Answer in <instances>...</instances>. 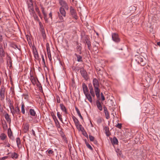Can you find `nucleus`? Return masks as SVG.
Wrapping results in <instances>:
<instances>
[{
	"instance_id": "obj_4",
	"label": "nucleus",
	"mask_w": 160,
	"mask_h": 160,
	"mask_svg": "<svg viewBox=\"0 0 160 160\" xmlns=\"http://www.w3.org/2000/svg\"><path fill=\"white\" fill-rule=\"evenodd\" d=\"M136 61L142 66H144L146 64L145 59L140 56L137 57L136 58Z\"/></svg>"
},
{
	"instance_id": "obj_49",
	"label": "nucleus",
	"mask_w": 160,
	"mask_h": 160,
	"mask_svg": "<svg viewBox=\"0 0 160 160\" xmlns=\"http://www.w3.org/2000/svg\"><path fill=\"white\" fill-rule=\"evenodd\" d=\"M88 87L90 91L93 90V88L92 86V85L91 84H89Z\"/></svg>"
},
{
	"instance_id": "obj_47",
	"label": "nucleus",
	"mask_w": 160,
	"mask_h": 160,
	"mask_svg": "<svg viewBox=\"0 0 160 160\" xmlns=\"http://www.w3.org/2000/svg\"><path fill=\"white\" fill-rule=\"evenodd\" d=\"M86 145L87 147L91 150H92V148L91 146L88 143L86 142Z\"/></svg>"
},
{
	"instance_id": "obj_23",
	"label": "nucleus",
	"mask_w": 160,
	"mask_h": 160,
	"mask_svg": "<svg viewBox=\"0 0 160 160\" xmlns=\"http://www.w3.org/2000/svg\"><path fill=\"white\" fill-rule=\"evenodd\" d=\"M75 55L77 58V61L78 62H82V57L80 55L75 54Z\"/></svg>"
},
{
	"instance_id": "obj_59",
	"label": "nucleus",
	"mask_w": 160,
	"mask_h": 160,
	"mask_svg": "<svg viewBox=\"0 0 160 160\" xmlns=\"http://www.w3.org/2000/svg\"><path fill=\"white\" fill-rule=\"evenodd\" d=\"M49 50V51H50V48H49V45L48 44H47V52H48V50Z\"/></svg>"
},
{
	"instance_id": "obj_25",
	"label": "nucleus",
	"mask_w": 160,
	"mask_h": 160,
	"mask_svg": "<svg viewBox=\"0 0 160 160\" xmlns=\"http://www.w3.org/2000/svg\"><path fill=\"white\" fill-rule=\"evenodd\" d=\"M60 107L61 109L62 110V111L66 113H67L66 108L63 104H60Z\"/></svg>"
},
{
	"instance_id": "obj_58",
	"label": "nucleus",
	"mask_w": 160,
	"mask_h": 160,
	"mask_svg": "<svg viewBox=\"0 0 160 160\" xmlns=\"http://www.w3.org/2000/svg\"><path fill=\"white\" fill-rule=\"evenodd\" d=\"M40 30L41 33L45 32L44 28L42 27L40 29Z\"/></svg>"
},
{
	"instance_id": "obj_19",
	"label": "nucleus",
	"mask_w": 160,
	"mask_h": 160,
	"mask_svg": "<svg viewBox=\"0 0 160 160\" xmlns=\"http://www.w3.org/2000/svg\"><path fill=\"white\" fill-rule=\"evenodd\" d=\"M96 105L98 108L100 110L102 111V108L100 102L99 100L96 101Z\"/></svg>"
},
{
	"instance_id": "obj_44",
	"label": "nucleus",
	"mask_w": 160,
	"mask_h": 160,
	"mask_svg": "<svg viewBox=\"0 0 160 160\" xmlns=\"http://www.w3.org/2000/svg\"><path fill=\"white\" fill-rule=\"evenodd\" d=\"M89 138L90 140L91 141L93 142L94 141L95 138L94 137L92 136L91 135H89Z\"/></svg>"
},
{
	"instance_id": "obj_12",
	"label": "nucleus",
	"mask_w": 160,
	"mask_h": 160,
	"mask_svg": "<svg viewBox=\"0 0 160 160\" xmlns=\"http://www.w3.org/2000/svg\"><path fill=\"white\" fill-rule=\"evenodd\" d=\"M5 56V53L2 47V45L0 43V56L2 58Z\"/></svg>"
},
{
	"instance_id": "obj_16",
	"label": "nucleus",
	"mask_w": 160,
	"mask_h": 160,
	"mask_svg": "<svg viewBox=\"0 0 160 160\" xmlns=\"http://www.w3.org/2000/svg\"><path fill=\"white\" fill-rule=\"evenodd\" d=\"M8 135L10 139L12 140H13L14 139V137L12 135V132L10 128L8 129Z\"/></svg>"
},
{
	"instance_id": "obj_48",
	"label": "nucleus",
	"mask_w": 160,
	"mask_h": 160,
	"mask_svg": "<svg viewBox=\"0 0 160 160\" xmlns=\"http://www.w3.org/2000/svg\"><path fill=\"white\" fill-rule=\"evenodd\" d=\"M35 11L38 13L39 15L40 14V11H39V8L37 7H36L35 8Z\"/></svg>"
},
{
	"instance_id": "obj_3",
	"label": "nucleus",
	"mask_w": 160,
	"mask_h": 160,
	"mask_svg": "<svg viewBox=\"0 0 160 160\" xmlns=\"http://www.w3.org/2000/svg\"><path fill=\"white\" fill-rule=\"evenodd\" d=\"M58 14L60 22H64V21L63 17H65L66 16V12L64 9L62 7H60Z\"/></svg>"
},
{
	"instance_id": "obj_36",
	"label": "nucleus",
	"mask_w": 160,
	"mask_h": 160,
	"mask_svg": "<svg viewBox=\"0 0 160 160\" xmlns=\"http://www.w3.org/2000/svg\"><path fill=\"white\" fill-rule=\"evenodd\" d=\"M37 81L38 82L37 83L36 82V83L37 87H38L40 91H41V90H42V88L41 86V84H40L38 80Z\"/></svg>"
},
{
	"instance_id": "obj_9",
	"label": "nucleus",
	"mask_w": 160,
	"mask_h": 160,
	"mask_svg": "<svg viewBox=\"0 0 160 160\" xmlns=\"http://www.w3.org/2000/svg\"><path fill=\"white\" fill-rule=\"evenodd\" d=\"M30 79L33 85H35L36 84L37 81L38 80V78L34 77L33 73H32L31 72L30 73Z\"/></svg>"
},
{
	"instance_id": "obj_39",
	"label": "nucleus",
	"mask_w": 160,
	"mask_h": 160,
	"mask_svg": "<svg viewBox=\"0 0 160 160\" xmlns=\"http://www.w3.org/2000/svg\"><path fill=\"white\" fill-rule=\"evenodd\" d=\"M57 115L58 118L62 122V115L60 114V113L59 112H58L57 113Z\"/></svg>"
},
{
	"instance_id": "obj_54",
	"label": "nucleus",
	"mask_w": 160,
	"mask_h": 160,
	"mask_svg": "<svg viewBox=\"0 0 160 160\" xmlns=\"http://www.w3.org/2000/svg\"><path fill=\"white\" fill-rule=\"evenodd\" d=\"M41 58H42V62H43L44 64L45 65V60H44V58L43 55V54H41Z\"/></svg>"
},
{
	"instance_id": "obj_27",
	"label": "nucleus",
	"mask_w": 160,
	"mask_h": 160,
	"mask_svg": "<svg viewBox=\"0 0 160 160\" xmlns=\"http://www.w3.org/2000/svg\"><path fill=\"white\" fill-rule=\"evenodd\" d=\"M18 155L15 152H13L11 153V157L12 158L17 159L18 157Z\"/></svg>"
},
{
	"instance_id": "obj_62",
	"label": "nucleus",
	"mask_w": 160,
	"mask_h": 160,
	"mask_svg": "<svg viewBox=\"0 0 160 160\" xmlns=\"http://www.w3.org/2000/svg\"><path fill=\"white\" fill-rule=\"evenodd\" d=\"M32 133L33 136H36V134L35 133V132L33 129H32Z\"/></svg>"
},
{
	"instance_id": "obj_8",
	"label": "nucleus",
	"mask_w": 160,
	"mask_h": 160,
	"mask_svg": "<svg viewBox=\"0 0 160 160\" xmlns=\"http://www.w3.org/2000/svg\"><path fill=\"white\" fill-rule=\"evenodd\" d=\"M5 88L4 87L2 86L0 90V98L1 101L4 100L5 97Z\"/></svg>"
},
{
	"instance_id": "obj_28",
	"label": "nucleus",
	"mask_w": 160,
	"mask_h": 160,
	"mask_svg": "<svg viewBox=\"0 0 160 160\" xmlns=\"http://www.w3.org/2000/svg\"><path fill=\"white\" fill-rule=\"evenodd\" d=\"M16 142L17 146L18 148L21 147V143L20 138H16Z\"/></svg>"
},
{
	"instance_id": "obj_57",
	"label": "nucleus",
	"mask_w": 160,
	"mask_h": 160,
	"mask_svg": "<svg viewBox=\"0 0 160 160\" xmlns=\"http://www.w3.org/2000/svg\"><path fill=\"white\" fill-rule=\"evenodd\" d=\"M101 98H102V101L104 100H105V98H104V97L102 93H101Z\"/></svg>"
},
{
	"instance_id": "obj_15",
	"label": "nucleus",
	"mask_w": 160,
	"mask_h": 160,
	"mask_svg": "<svg viewBox=\"0 0 160 160\" xmlns=\"http://www.w3.org/2000/svg\"><path fill=\"white\" fill-rule=\"evenodd\" d=\"M7 63L8 66L11 68L12 67V62L11 58L10 56H8L7 59Z\"/></svg>"
},
{
	"instance_id": "obj_18",
	"label": "nucleus",
	"mask_w": 160,
	"mask_h": 160,
	"mask_svg": "<svg viewBox=\"0 0 160 160\" xmlns=\"http://www.w3.org/2000/svg\"><path fill=\"white\" fill-rule=\"evenodd\" d=\"M85 41L87 44L88 48L89 50L91 49V44L90 41L87 38L85 39Z\"/></svg>"
},
{
	"instance_id": "obj_38",
	"label": "nucleus",
	"mask_w": 160,
	"mask_h": 160,
	"mask_svg": "<svg viewBox=\"0 0 160 160\" xmlns=\"http://www.w3.org/2000/svg\"><path fill=\"white\" fill-rule=\"evenodd\" d=\"M73 119V121L75 123V125H76L78 123H79V122L78 119L75 117H72Z\"/></svg>"
},
{
	"instance_id": "obj_17",
	"label": "nucleus",
	"mask_w": 160,
	"mask_h": 160,
	"mask_svg": "<svg viewBox=\"0 0 160 160\" xmlns=\"http://www.w3.org/2000/svg\"><path fill=\"white\" fill-rule=\"evenodd\" d=\"M29 113L30 115L32 117H35L36 116V112L35 111L32 109H29Z\"/></svg>"
},
{
	"instance_id": "obj_6",
	"label": "nucleus",
	"mask_w": 160,
	"mask_h": 160,
	"mask_svg": "<svg viewBox=\"0 0 160 160\" xmlns=\"http://www.w3.org/2000/svg\"><path fill=\"white\" fill-rule=\"evenodd\" d=\"M70 12L71 15L73 18L77 20L78 19V16L77 15V13L76 10L72 6L70 8Z\"/></svg>"
},
{
	"instance_id": "obj_61",
	"label": "nucleus",
	"mask_w": 160,
	"mask_h": 160,
	"mask_svg": "<svg viewBox=\"0 0 160 160\" xmlns=\"http://www.w3.org/2000/svg\"><path fill=\"white\" fill-rule=\"evenodd\" d=\"M3 38L2 37V36L1 33H0V41L2 42V41Z\"/></svg>"
},
{
	"instance_id": "obj_30",
	"label": "nucleus",
	"mask_w": 160,
	"mask_h": 160,
	"mask_svg": "<svg viewBox=\"0 0 160 160\" xmlns=\"http://www.w3.org/2000/svg\"><path fill=\"white\" fill-rule=\"evenodd\" d=\"M75 126L77 128L79 129L81 131H82V130H84V128L82 127V125L80 124L79 123H78L77 124H76L75 125Z\"/></svg>"
},
{
	"instance_id": "obj_24",
	"label": "nucleus",
	"mask_w": 160,
	"mask_h": 160,
	"mask_svg": "<svg viewBox=\"0 0 160 160\" xmlns=\"http://www.w3.org/2000/svg\"><path fill=\"white\" fill-rule=\"evenodd\" d=\"M112 142L113 144L117 145L118 144V142L117 138L115 137H114L113 138Z\"/></svg>"
},
{
	"instance_id": "obj_43",
	"label": "nucleus",
	"mask_w": 160,
	"mask_h": 160,
	"mask_svg": "<svg viewBox=\"0 0 160 160\" xmlns=\"http://www.w3.org/2000/svg\"><path fill=\"white\" fill-rule=\"evenodd\" d=\"M29 1L30 2L29 3H28V8L33 7V3H32V0H31V1Z\"/></svg>"
},
{
	"instance_id": "obj_63",
	"label": "nucleus",
	"mask_w": 160,
	"mask_h": 160,
	"mask_svg": "<svg viewBox=\"0 0 160 160\" xmlns=\"http://www.w3.org/2000/svg\"><path fill=\"white\" fill-rule=\"evenodd\" d=\"M39 25H40V29L42 27V28H43V25H42V24H41V22H40L39 23Z\"/></svg>"
},
{
	"instance_id": "obj_55",
	"label": "nucleus",
	"mask_w": 160,
	"mask_h": 160,
	"mask_svg": "<svg viewBox=\"0 0 160 160\" xmlns=\"http://www.w3.org/2000/svg\"><path fill=\"white\" fill-rule=\"evenodd\" d=\"M83 134L84 136H85L86 137L88 138V136L87 133L86 132H84L83 133Z\"/></svg>"
},
{
	"instance_id": "obj_10",
	"label": "nucleus",
	"mask_w": 160,
	"mask_h": 160,
	"mask_svg": "<svg viewBox=\"0 0 160 160\" xmlns=\"http://www.w3.org/2000/svg\"><path fill=\"white\" fill-rule=\"evenodd\" d=\"M53 119L55 123V125L56 127L58 129H59L60 130H61V128L59 122L58 121L56 117L53 115L52 116Z\"/></svg>"
},
{
	"instance_id": "obj_29",
	"label": "nucleus",
	"mask_w": 160,
	"mask_h": 160,
	"mask_svg": "<svg viewBox=\"0 0 160 160\" xmlns=\"http://www.w3.org/2000/svg\"><path fill=\"white\" fill-rule=\"evenodd\" d=\"M25 105L23 102L21 103V112L23 114H25V111L24 109Z\"/></svg>"
},
{
	"instance_id": "obj_45",
	"label": "nucleus",
	"mask_w": 160,
	"mask_h": 160,
	"mask_svg": "<svg viewBox=\"0 0 160 160\" xmlns=\"http://www.w3.org/2000/svg\"><path fill=\"white\" fill-rule=\"evenodd\" d=\"M29 8V11L31 13L33 14L34 13V8L32 7V8Z\"/></svg>"
},
{
	"instance_id": "obj_32",
	"label": "nucleus",
	"mask_w": 160,
	"mask_h": 160,
	"mask_svg": "<svg viewBox=\"0 0 160 160\" xmlns=\"http://www.w3.org/2000/svg\"><path fill=\"white\" fill-rule=\"evenodd\" d=\"M33 53L34 57L35 59L38 60L39 59V56L37 51L36 50L34 51Z\"/></svg>"
},
{
	"instance_id": "obj_60",
	"label": "nucleus",
	"mask_w": 160,
	"mask_h": 160,
	"mask_svg": "<svg viewBox=\"0 0 160 160\" xmlns=\"http://www.w3.org/2000/svg\"><path fill=\"white\" fill-rule=\"evenodd\" d=\"M8 158V156H6L3 157L1 158V160H4L6 159H7Z\"/></svg>"
},
{
	"instance_id": "obj_52",
	"label": "nucleus",
	"mask_w": 160,
	"mask_h": 160,
	"mask_svg": "<svg viewBox=\"0 0 160 160\" xmlns=\"http://www.w3.org/2000/svg\"><path fill=\"white\" fill-rule=\"evenodd\" d=\"M10 108V109L11 110V112L12 113V114L14 116V113H13V112H14V111L15 110V108H14V107L13 106V109H12V108Z\"/></svg>"
},
{
	"instance_id": "obj_41",
	"label": "nucleus",
	"mask_w": 160,
	"mask_h": 160,
	"mask_svg": "<svg viewBox=\"0 0 160 160\" xmlns=\"http://www.w3.org/2000/svg\"><path fill=\"white\" fill-rule=\"evenodd\" d=\"M47 151L48 152V153L49 156H51L54 155V152L53 150H48Z\"/></svg>"
},
{
	"instance_id": "obj_7",
	"label": "nucleus",
	"mask_w": 160,
	"mask_h": 160,
	"mask_svg": "<svg viewBox=\"0 0 160 160\" xmlns=\"http://www.w3.org/2000/svg\"><path fill=\"white\" fill-rule=\"evenodd\" d=\"M59 3L61 6L60 7L63 8L64 9H66L67 10H68L69 7L65 1L63 0H59Z\"/></svg>"
},
{
	"instance_id": "obj_50",
	"label": "nucleus",
	"mask_w": 160,
	"mask_h": 160,
	"mask_svg": "<svg viewBox=\"0 0 160 160\" xmlns=\"http://www.w3.org/2000/svg\"><path fill=\"white\" fill-rule=\"evenodd\" d=\"M41 33H42V37H43V39H46V35L45 34V32H42Z\"/></svg>"
},
{
	"instance_id": "obj_21",
	"label": "nucleus",
	"mask_w": 160,
	"mask_h": 160,
	"mask_svg": "<svg viewBox=\"0 0 160 160\" xmlns=\"http://www.w3.org/2000/svg\"><path fill=\"white\" fill-rule=\"evenodd\" d=\"M94 43L95 44L94 45L93 47V50L97 51L98 47L99 45V44L97 42H95Z\"/></svg>"
},
{
	"instance_id": "obj_46",
	"label": "nucleus",
	"mask_w": 160,
	"mask_h": 160,
	"mask_svg": "<svg viewBox=\"0 0 160 160\" xmlns=\"http://www.w3.org/2000/svg\"><path fill=\"white\" fill-rule=\"evenodd\" d=\"M90 92L91 94V95L93 98H94L95 96V94L94 92V90H90Z\"/></svg>"
},
{
	"instance_id": "obj_64",
	"label": "nucleus",
	"mask_w": 160,
	"mask_h": 160,
	"mask_svg": "<svg viewBox=\"0 0 160 160\" xmlns=\"http://www.w3.org/2000/svg\"><path fill=\"white\" fill-rule=\"evenodd\" d=\"M49 17L51 18H52V14L51 12L49 13Z\"/></svg>"
},
{
	"instance_id": "obj_22",
	"label": "nucleus",
	"mask_w": 160,
	"mask_h": 160,
	"mask_svg": "<svg viewBox=\"0 0 160 160\" xmlns=\"http://www.w3.org/2000/svg\"><path fill=\"white\" fill-rule=\"evenodd\" d=\"M20 112V110L19 108V107L17 106L15 108L14 112H13V113H14V114H19Z\"/></svg>"
},
{
	"instance_id": "obj_34",
	"label": "nucleus",
	"mask_w": 160,
	"mask_h": 160,
	"mask_svg": "<svg viewBox=\"0 0 160 160\" xmlns=\"http://www.w3.org/2000/svg\"><path fill=\"white\" fill-rule=\"evenodd\" d=\"M2 127L4 130H6L8 128V125L6 122L4 121V122L2 123Z\"/></svg>"
},
{
	"instance_id": "obj_13",
	"label": "nucleus",
	"mask_w": 160,
	"mask_h": 160,
	"mask_svg": "<svg viewBox=\"0 0 160 160\" xmlns=\"http://www.w3.org/2000/svg\"><path fill=\"white\" fill-rule=\"evenodd\" d=\"M103 109L106 116V118L107 119H109L110 118V116L107 108L106 107L104 106L103 107Z\"/></svg>"
},
{
	"instance_id": "obj_20",
	"label": "nucleus",
	"mask_w": 160,
	"mask_h": 160,
	"mask_svg": "<svg viewBox=\"0 0 160 160\" xmlns=\"http://www.w3.org/2000/svg\"><path fill=\"white\" fill-rule=\"evenodd\" d=\"M29 125L28 124L26 123L24 124L23 127V131L24 132L26 133L28 131Z\"/></svg>"
},
{
	"instance_id": "obj_35",
	"label": "nucleus",
	"mask_w": 160,
	"mask_h": 160,
	"mask_svg": "<svg viewBox=\"0 0 160 160\" xmlns=\"http://www.w3.org/2000/svg\"><path fill=\"white\" fill-rule=\"evenodd\" d=\"M47 52L48 56V58H49V59L50 61H51V60H52V57H51V54L50 51H49L48 50V52Z\"/></svg>"
},
{
	"instance_id": "obj_51",
	"label": "nucleus",
	"mask_w": 160,
	"mask_h": 160,
	"mask_svg": "<svg viewBox=\"0 0 160 160\" xmlns=\"http://www.w3.org/2000/svg\"><path fill=\"white\" fill-rule=\"evenodd\" d=\"M42 13L44 16V19L45 20L46 19V17L47 16V14H46V13L45 12L44 9H43L42 10Z\"/></svg>"
},
{
	"instance_id": "obj_42",
	"label": "nucleus",
	"mask_w": 160,
	"mask_h": 160,
	"mask_svg": "<svg viewBox=\"0 0 160 160\" xmlns=\"http://www.w3.org/2000/svg\"><path fill=\"white\" fill-rule=\"evenodd\" d=\"M102 122V119L101 118H98L97 119V124H100Z\"/></svg>"
},
{
	"instance_id": "obj_26",
	"label": "nucleus",
	"mask_w": 160,
	"mask_h": 160,
	"mask_svg": "<svg viewBox=\"0 0 160 160\" xmlns=\"http://www.w3.org/2000/svg\"><path fill=\"white\" fill-rule=\"evenodd\" d=\"M104 130L105 132V133L107 136H108L110 135V133L109 132V128L108 127L106 126L104 128Z\"/></svg>"
},
{
	"instance_id": "obj_53",
	"label": "nucleus",
	"mask_w": 160,
	"mask_h": 160,
	"mask_svg": "<svg viewBox=\"0 0 160 160\" xmlns=\"http://www.w3.org/2000/svg\"><path fill=\"white\" fill-rule=\"evenodd\" d=\"M116 127L118 128H122V124L121 123H118L116 126Z\"/></svg>"
},
{
	"instance_id": "obj_2",
	"label": "nucleus",
	"mask_w": 160,
	"mask_h": 160,
	"mask_svg": "<svg viewBox=\"0 0 160 160\" xmlns=\"http://www.w3.org/2000/svg\"><path fill=\"white\" fill-rule=\"evenodd\" d=\"M82 88L83 93L88 100L91 103L92 102V99L91 95L89 93V90L87 86L85 83L82 84Z\"/></svg>"
},
{
	"instance_id": "obj_31",
	"label": "nucleus",
	"mask_w": 160,
	"mask_h": 160,
	"mask_svg": "<svg viewBox=\"0 0 160 160\" xmlns=\"http://www.w3.org/2000/svg\"><path fill=\"white\" fill-rule=\"evenodd\" d=\"M75 110H76L78 115L80 117V118L81 119H83L82 117V116L80 113V112L79 110L76 107H75Z\"/></svg>"
},
{
	"instance_id": "obj_40",
	"label": "nucleus",
	"mask_w": 160,
	"mask_h": 160,
	"mask_svg": "<svg viewBox=\"0 0 160 160\" xmlns=\"http://www.w3.org/2000/svg\"><path fill=\"white\" fill-rule=\"evenodd\" d=\"M116 152L117 153L118 156H122V152L119 149H117L116 150Z\"/></svg>"
},
{
	"instance_id": "obj_56",
	"label": "nucleus",
	"mask_w": 160,
	"mask_h": 160,
	"mask_svg": "<svg viewBox=\"0 0 160 160\" xmlns=\"http://www.w3.org/2000/svg\"><path fill=\"white\" fill-rule=\"evenodd\" d=\"M78 48V49L79 53V54H81V48L80 47L78 46L77 47V48Z\"/></svg>"
},
{
	"instance_id": "obj_33",
	"label": "nucleus",
	"mask_w": 160,
	"mask_h": 160,
	"mask_svg": "<svg viewBox=\"0 0 160 160\" xmlns=\"http://www.w3.org/2000/svg\"><path fill=\"white\" fill-rule=\"evenodd\" d=\"M0 138L2 140H4L7 138V135L4 133H2L0 135Z\"/></svg>"
},
{
	"instance_id": "obj_37",
	"label": "nucleus",
	"mask_w": 160,
	"mask_h": 160,
	"mask_svg": "<svg viewBox=\"0 0 160 160\" xmlns=\"http://www.w3.org/2000/svg\"><path fill=\"white\" fill-rule=\"evenodd\" d=\"M8 103L9 108H12V109H13V105L12 103L11 100L10 99H9L8 100Z\"/></svg>"
},
{
	"instance_id": "obj_1",
	"label": "nucleus",
	"mask_w": 160,
	"mask_h": 160,
	"mask_svg": "<svg viewBox=\"0 0 160 160\" xmlns=\"http://www.w3.org/2000/svg\"><path fill=\"white\" fill-rule=\"evenodd\" d=\"M92 84L94 88L95 92L98 98L100 97V90L99 88V85L98 81L96 78L93 79Z\"/></svg>"
},
{
	"instance_id": "obj_5",
	"label": "nucleus",
	"mask_w": 160,
	"mask_h": 160,
	"mask_svg": "<svg viewBox=\"0 0 160 160\" xmlns=\"http://www.w3.org/2000/svg\"><path fill=\"white\" fill-rule=\"evenodd\" d=\"M80 72L82 77L84 78V79L85 80H88L89 78V76L86 70L83 68H82L80 69Z\"/></svg>"
},
{
	"instance_id": "obj_14",
	"label": "nucleus",
	"mask_w": 160,
	"mask_h": 160,
	"mask_svg": "<svg viewBox=\"0 0 160 160\" xmlns=\"http://www.w3.org/2000/svg\"><path fill=\"white\" fill-rule=\"evenodd\" d=\"M4 117L7 122L10 124L11 122V120L9 114L7 113H5L4 115Z\"/></svg>"
},
{
	"instance_id": "obj_11",
	"label": "nucleus",
	"mask_w": 160,
	"mask_h": 160,
	"mask_svg": "<svg viewBox=\"0 0 160 160\" xmlns=\"http://www.w3.org/2000/svg\"><path fill=\"white\" fill-rule=\"evenodd\" d=\"M112 38L113 41L116 42H118L120 41V39L118 38V35L115 33H112Z\"/></svg>"
}]
</instances>
